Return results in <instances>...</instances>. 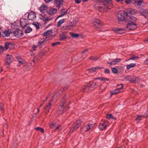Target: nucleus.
I'll return each instance as SVG.
<instances>
[{
  "label": "nucleus",
  "mask_w": 148,
  "mask_h": 148,
  "mask_svg": "<svg viewBox=\"0 0 148 148\" xmlns=\"http://www.w3.org/2000/svg\"><path fill=\"white\" fill-rule=\"evenodd\" d=\"M37 47V46L34 45L32 47V49L34 51H35Z\"/></svg>",
  "instance_id": "54"
},
{
  "label": "nucleus",
  "mask_w": 148,
  "mask_h": 148,
  "mask_svg": "<svg viewBox=\"0 0 148 148\" xmlns=\"http://www.w3.org/2000/svg\"><path fill=\"white\" fill-rule=\"evenodd\" d=\"M137 12V11L136 10H135L133 9H130L129 10V12L127 13L128 14H134L136 13Z\"/></svg>",
  "instance_id": "29"
},
{
  "label": "nucleus",
  "mask_w": 148,
  "mask_h": 148,
  "mask_svg": "<svg viewBox=\"0 0 148 148\" xmlns=\"http://www.w3.org/2000/svg\"><path fill=\"white\" fill-rule=\"evenodd\" d=\"M20 24L23 29H25L28 25H30L27 19L21 18L20 20Z\"/></svg>",
  "instance_id": "7"
},
{
  "label": "nucleus",
  "mask_w": 148,
  "mask_h": 148,
  "mask_svg": "<svg viewBox=\"0 0 148 148\" xmlns=\"http://www.w3.org/2000/svg\"><path fill=\"white\" fill-rule=\"evenodd\" d=\"M102 3L108 7V6L111 5L112 3V0H103Z\"/></svg>",
  "instance_id": "25"
},
{
  "label": "nucleus",
  "mask_w": 148,
  "mask_h": 148,
  "mask_svg": "<svg viewBox=\"0 0 148 148\" xmlns=\"http://www.w3.org/2000/svg\"><path fill=\"white\" fill-rule=\"evenodd\" d=\"M104 72L105 73H109L110 71L108 69H106L104 70Z\"/></svg>",
  "instance_id": "52"
},
{
  "label": "nucleus",
  "mask_w": 148,
  "mask_h": 148,
  "mask_svg": "<svg viewBox=\"0 0 148 148\" xmlns=\"http://www.w3.org/2000/svg\"><path fill=\"white\" fill-rule=\"evenodd\" d=\"M37 29H38L40 28V24L37 22H34L32 24Z\"/></svg>",
  "instance_id": "35"
},
{
  "label": "nucleus",
  "mask_w": 148,
  "mask_h": 148,
  "mask_svg": "<svg viewBox=\"0 0 148 148\" xmlns=\"http://www.w3.org/2000/svg\"><path fill=\"white\" fill-rule=\"evenodd\" d=\"M98 58L97 57L92 56L90 57L89 60H96Z\"/></svg>",
  "instance_id": "48"
},
{
  "label": "nucleus",
  "mask_w": 148,
  "mask_h": 148,
  "mask_svg": "<svg viewBox=\"0 0 148 148\" xmlns=\"http://www.w3.org/2000/svg\"><path fill=\"white\" fill-rule=\"evenodd\" d=\"M3 104L2 103H0V110H1L3 109Z\"/></svg>",
  "instance_id": "56"
},
{
  "label": "nucleus",
  "mask_w": 148,
  "mask_h": 148,
  "mask_svg": "<svg viewBox=\"0 0 148 148\" xmlns=\"http://www.w3.org/2000/svg\"><path fill=\"white\" fill-rule=\"evenodd\" d=\"M106 123V122H104L103 123L100 124L98 126V127L101 130H105L107 125L105 124Z\"/></svg>",
  "instance_id": "21"
},
{
  "label": "nucleus",
  "mask_w": 148,
  "mask_h": 148,
  "mask_svg": "<svg viewBox=\"0 0 148 148\" xmlns=\"http://www.w3.org/2000/svg\"><path fill=\"white\" fill-rule=\"evenodd\" d=\"M12 33V32L8 29L5 30L2 33V35L3 37H8L10 36V34Z\"/></svg>",
  "instance_id": "18"
},
{
  "label": "nucleus",
  "mask_w": 148,
  "mask_h": 148,
  "mask_svg": "<svg viewBox=\"0 0 148 148\" xmlns=\"http://www.w3.org/2000/svg\"><path fill=\"white\" fill-rule=\"evenodd\" d=\"M131 2V0H125V2L127 4H129Z\"/></svg>",
  "instance_id": "53"
},
{
  "label": "nucleus",
  "mask_w": 148,
  "mask_h": 148,
  "mask_svg": "<svg viewBox=\"0 0 148 148\" xmlns=\"http://www.w3.org/2000/svg\"><path fill=\"white\" fill-rule=\"evenodd\" d=\"M144 63L146 64H148V59H146L144 61Z\"/></svg>",
  "instance_id": "60"
},
{
  "label": "nucleus",
  "mask_w": 148,
  "mask_h": 148,
  "mask_svg": "<svg viewBox=\"0 0 148 148\" xmlns=\"http://www.w3.org/2000/svg\"><path fill=\"white\" fill-rule=\"evenodd\" d=\"M18 62L19 63L21 64H23V60H18Z\"/></svg>",
  "instance_id": "58"
},
{
  "label": "nucleus",
  "mask_w": 148,
  "mask_h": 148,
  "mask_svg": "<svg viewBox=\"0 0 148 148\" xmlns=\"http://www.w3.org/2000/svg\"><path fill=\"white\" fill-rule=\"evenodd\" d=\"M136 66V64L134 63H131L129 64L126 65V69L127 70H129L132 68H133Z\"/></svg>",
  "instance_id": "30"
},
{
  "label": "nucleus",
  "mask_w": 148,
  "mask_h": 148,
  "mask_svg": "<svg viewBox=\"0 0 148 148\" xmlns=\"http://www.w3.org/2000/svg\"><path fill=\"white\" fill-rule=\"evenodd\" d=\"M13 33L14 36L18 38H21L23 34V31L18 29H16Z\"/></svg>",
  "instance_id": "9"
},
{
  "label": "nucleus",
  "mask_w": 148,
  "mask_h": 148,
  "mask_svg": "<svg viewBox=\"0 0 148 148\" xmlns=\"http://www.w3.org/2000/svg\"><path fill=\"white\" fill-rule=\"evenodd\" d=\"M92 25L98 29L101 28L102 26L99 19L95 18L92 20Z\"/></svg>",
  "instance_id": "6"
},
{
  "label": "nucleus",
  "mask_w": 148,
  "mask_h": 148,
  "mask_svg": "<svg viewBox=\"0 0 148 148\" xmlns=\"http://www.w3.org/2000/svg\"><path fill=\"white\" fill-rule=\"evenodd\" d=\"M44 1L46 3H47L51 2L52 0H44Z\"/></svg>",
  "instance_id": "61"
},
{
  "label": "nucleus",
  "mask_w": 148,
  "mask_h": 148,
  "mask_svg": "<svg viewBox=\"0 0 148 148\" xmlns=\"http://www.w3.org/2000/svg\"><path fill=\"white\" fill-rule=\"evenodd\" d=\"M4 50H5V47L1 45H0V51L2 52Z\"/></svg>",
  "instance_id": "50"
},
{
  "label": "nucleus",
  "mask_w": 148,
  "mask_h": 148,
  "mask_svg": "<svg viewBox=\"0 0 148 148\" xmlns=\"http://www.w3.org/2000/svg\"><path fill=\"white\" fill-rule=\"evenodd\" d=\"M122 59L121 58H118L115 59H109V60L110 61V62H108L107 63V64H109V66H111L112 65H114L116 64L117 63L120 62L121 60Z\"/></svg>",
  "instance_id": "10"
},
{
  "label": "nucleus",
  "mask_w": 148,
  "mask_h": 148,
  "mask_svg": "<svg viewBox=\"0 0 148 148\" xmlns=\"http://www.w3.org/2000/svg\"><path fill=\"white\" fill-rule=\"evenodd\" d=\"M75 2L79 4L81 2V0H75Z\"/></svg>",
  "instance_id": "57"
},
{
  "label": "nucleus",
  "mask_w": 148,
  "mask_h": 148,
  "mask_svg": "<svg viewBox=\"0 0 148 148\" xmlns=\"http://www.w3.org/2000/svg\"><path fill=\"white\" fill-rule=\"evenodd\" d=\"M139 57L138 56H134L133 57H131L130 59H128V60H126V61H127L128 60H134L136 59H138V58Z\"/></svg>",
  "instance_id": "37"
},
{
  "label": "nucleus",
  "mask_w": 148,
  "mask_h": 148,
  "mask_svg": "<svg viewBox=\"0 0 148 148\" xmlns=\"http://www.w3.org/2000/svg\"><path fill=\"white\" fill-rule=\"evenodd\" d=\"M27 18L29 20H34L36 17V13L34 12L31 11L28 13Z\"/></svg>",
  "instance_id": "11"
},
{
  "label": "nucleus",
  "mask_w": 148,
  "mask_h": 148,
  "mask_svg": "<svg viewBox=\"0 0 148 148\" xmlns=\"http://www.w3.org/2000/svg\"><path fill=\"white\" fill-rule=\"evenodd\" d=\"M6 60L8 64L12 62L13 60V58L12 55H7Z\"/></svg>",
  "instance_id": "20"
},
{
  "label": "nucleus",
  "mask_w": 148,
  "mask_h": 148,
  "mask_svg": "<svg viewBox=\"0 0 148 148\" xmlns=\"http://www.w3.org/2000/svg\"><path fill=\"white\" fill-rule=\"evenodd\" d=\"M66 101L65 97H64L62 99L60 106L59 107L57 111L58 113L59 114H61L64 112L65 106L64 105Z\"/></svg>",
  "instance_id": "5"
},
{
  "label": "nucleus",
  "mask_w": 148,
  "mask_h": 148,
  "mask_svg": "<svg viewBox=\"0 0 148 148\" xmlns=\"http://www.w3.org/2000/svg\"><path fill=\"white\" fill-rule=\"evenodd\" d=\"M148 117V111H146L143 115H138L136 119V121L137 122H139L143 117L146 118Z\"/></svg>",
  "instance_id": "14"
},
{
  "label": "nucleus",
  "mask_w": 148,
  "mask_h": 148,
  "mask_svg": "<svg viewBox=\"0 0 148 148\" xmlns=\"http://www.w3.org/2000/svg\"><path fill=\"white\" fill-rule=\"evenodd\" d=\"M87 51V49H85L83 51H82L81 54H83Z\"/></svg>",
  "instance_id": "59"
},
{
  "label": "nucleus",
  "mask_w": 148,
  "mask_h": 148,
  "mask_svg": "<svg viewBox=\"0 0 148 148\" xmlns=\"http://www.w3.org/2000/svg\"><path fill=\"white\" fill-rule=\"evenodd\" d=\"M54 99V98H53L52 100H50L49 102L45 106V112L46 114H47L51 109L52 105L51 102Z\"/></svg>",
  "instance_id": "12"
},
{
  "label": "nucleus",
  "mask_w": 148,
  "mask_h": 148,
  "mask_svg": "<svg viewBox=\"0 0 148 148\" xmlns=\"http://www.w3.org/2000/svg\"><path fill=\"white\" fill-rule=\"evenodd\" d=\"M106 117L108 119H115L114 117L111 114H108L106 116Z\"/></svg>",
  "instance_id": "40"
},
{
  "label": "nucleus",
  "mask_w": 148,
  "mask_h": 148,
  "mask_svg": "<svg viewBox=\"0 0 148 148\" xmlns=\"http://www.w3.org/2000/svg\"><path fill=\"white\" fill-rule=\"evenodd\" d=\"M94 7L96 9L101 12L106 11V10L109 8L107 5H105L102 3L100 4H99L98 3H96L94 5Z\"/></svg>",
  "instance_id": "3"
},
{
  "label": "nucleus",
  "mask_w": 148,
  "mask_h": 148,
  "mask_svg": "<svg viewBox=\"0 0 148 148\" xmlns=\"http://www.w3.org/2000/svg\"><path fill=\"white\" fill-rule=\"evenodd\" d=\"M75 130V129H74V126H73V127L71 129L70 131V132L72 133V132H73L74 130Z\"/></svg>",
  "instance_id": "55"
},
{
  "label": "nucleus",
  "mask_w": 148,
  "mask_h": 148,
  "mask_svg": "<svg viewBox=\"0 0 148 148\" xmlns=\"http://www.w3.org/2000/svg\"><path fill=\"white\" fill-rule=\"evenodd\" d=\"M137 19L135 17L132 16L129 18L128 23L126 25L127 28L130 30L136 29L137 27L136 22Z\"/></svg>",
  "instance_id": "1"
},
{
  "label": "nucleus",
  "mask_w": 148,
  "mask_h": 148,
  "mask_svg": "<svg viewBox=\"0 0 148 148\" xmlns=\"http://www.w3.org/2000/svg\"><path fill=\"white\" fill-rule=\"evenodd\" d=\"M35 129L37 130H39L42 133H44V130L41 127H37L35 128Z\"/></svg>",
  "instance_id": "41"
},
{
  "label": "nucleus",
  "mask_w": 148,
  "mask_h": 148,
  "mask_svg": "<svg viewBox=\"0 0 148 148\" xmlns=\"http://www.w3.org/2000/svg\"><path fill=\"white\" fill-rule=\"evenodd\" d=\"M27 29L25 30L24 32L25 33H29L32 31V29L29 26L27 27Z\"/></svg>",
  "instance_id": "32"
},
{
  "label": "nucleus",
  "mask_w": 148,
  "mask_h": 148,
  "mask_svg": "<svg viewBox=\"0 0 148 148\" xmlns=\"http://www.w3.org/2000/svg\"><path fill=\"white\" fill-rule=\"evenodd\" d=\"M119 85L121 86L120 88H119L117 89L113 90L110 93V95L111 96H112L113 95L116 94L120 92V90L122 89L123 87V86L122 84H119Z\"/></svg>",
  "instance_id": "16"
},
{
  "label": "nucleus",
  "mask_w": 148,
  "mask_h": 148,
  "mask_svg": "<svg viewBox=\"0 0 148 148\" xmlns=\"http://www.w3.org/2000/svg\"><path fill=\"white\" fill-rule=\"evenodd\" d=\"M112 30L116 33L122 34L123 33V30L122 29L116 28H114Z\"/></svg>",
  "instance_id": "24"
},
{
  "label": "nucleus",
  "mask_w": 148,
  "mask_h": 148,
  "mask_svg": "<svg viewBox=\"0 0 148 148\" xmlns=\"http://www.w3.org/2000/svg\"><path fill=\"white\" fill-rule=\"evenodd\" d=\"M57 12V10L55 8H51L48 11V14L50 15L53 14H55Z\"/></svg>",
  "instance_id": "27"
},
{
  "label": "nucleus",
  "mask_w": 148,
  "mask_h": 148,
  "mask_svg": "<svg viewBox=\"0 0 148 148\" xmlns=\"http://www.w3.org/2000/svg\"><path fill=\"white\" fill-rule=\"evenodd\" d=\"M50 95V94L49 95L47 96V97H46V99L45 100H44L42 102V103H41V104H40V106L39 108H40L42 106L43 103H44L45 102L47 101V99L49 97Z\"/></svg>",
  "instance_id": "42"
},
{
  "label": "nucleus",
  "mask_w": 148,
  "mask_h": 148,
  "mask_svg": "<svg viewBox=\"0 0 148 148\" xmlns=\"http://www.w3.org/2000/svg\"><path fill=\"white\" fill-rule=\"evenodd\" d=\"M65 19H62L60 20L57 23L56 26L58 27H60L65 21Z\"/></svg>",
  "instance_id": "28"
},
{
  "label": "nucleus",
  "mask_w": 148,
  "mask_h": 148,
  "mask_svg": "<svg viewBox=\"0 0 148 148\" xmlns=\"http://www.w3.org/2000/svg\"><path fill=\"white\" fill-rule=\"evenodd\" d=\"M49 126L51 128L53 129L56 130H58L60 131L62 129V128L60 125L56 124L54 123H50L49 124Z\"/></svg>",
  "instance_id": "8"
},
{
  "label": "nucleus",
  "mask_w": 148,
  "mask_h": 148,
  "mask_svg": "<svg viewBox=\"0 0 148 148\" xmlns=\"http://www.w3.org/2000/svg\"><path fill=\"white\" fill-rule=\"evenodd\" d=\"M127 16V13L125 11L122 10L119 12L117 17L119 21H123L126 19L125 17Z\"/></svg>",
  "instance_id": "4"
},
{
  "label": "nucleus",
  "mask_w": 148,
  "mask_h": 148,
  "mask_svg": "<svg viewBox=\"0 0 148 148\" xmlns=\"http://www.w3.org/2000/svg\"><path fill=\"white\" fill-rule=\"evenodd\" d=\"M46 8L47 6L44 5L40 7L39 8V10L41 12L44 13L45 12L44 10H46Z\"/></svg>",
  "instance_id": "33"
},
{
  "label": "nucleus",
  "mask_w": 148,
  "mask_h": 148,
  "mask_svg": "<svg viewBox=\"0 0 148 148\" xmlns=\"http://www.w3.org/2000/svg\"><path fill=\"white\" fill-rule=\"evenodd\" d=\"M52 33L51 30H49L47 31L43 34V36L45 38H46L49 36V35Z\"/></svg>",
  "instance_id": "26"
},
{
  "label": "nucleus",
  "mask_w": 148,
  "mask_h": 148,
  "mask_svg": "<svg viewBox=\"0 0 148 148\" xmlns=\"http://www.w3.org/2000/svg\"><path fill=\"white\" fill-rule=\"evenodd\" d=\"M60 29L62 30H66L68 29V27L66 25L62 26L60 27Z\"/></svg>",
  "instance_id": "43"
},
{
  "label": "nucleus",
  "mask_w": 148,
  "mask_h": 148,
  "mask_svg": "<svg viewBox=\"0 0 148 148\" xmlns=\"http://www.w3.org/2000/svg\"><path fill=\"white\" fill-rule=\"evenodd\" d=\"M140 14L146 18L148 16V10L141 9L140 11Z\"/></svg>",
  "instance_id": "17"
},
{
  "label": "nucleus",
  "mask_w": 148,
  "mask_h": 148,
  "mask_svg": "<svg viewBox=\"0 0 148 148\" xmlns=\"http://www.w3.org/2000/svg\"><path fill=\"white\" fill-rule=\"evenodd\" d=\"M101 79L102 81H109V79L107 78H99L96 79Z\"/></svg>",
  "instance_id": "44"
},
{
  "label": "nucleus",
  "mask_w": 148,
  "mask_h": 148,
  "mask_svg": "<svg viewBox=\"0 0 148 148\" xmlns=\"http://www.w3.org/2000/svg\"><path fill=\"white\" fill-rule=\"evenodd\" d=\"M55 2L56 4V7L58 9L63 5V0H55Z\"/></svg>",
  "instance_id": "19"
},
{
  "label": "nucleus",
  "mask_w": 148,
  "mask_h": 148,
  "mask_svg": "<svg viewBox=\"0 0 148 148\" xmlns=\"http://www.w3.org/2000/svg\"><path fill=\"white\" fill-rule=\"evenodd\" d=\"M37 111H38V112H37V113L38 114V113L40 110H39V108H37Z\"/></svg>",
  "instance_id": "64"
},
{
  "label": "nucleus",
  "mask_w": 148,
  "mask_h": 148,
  "mask_svg": "<svg viewBox=\"0 0 148 148\" xmlns=\"http://www.w3.org/2000/svg\"><path fill=\"white\" fill-rule=\"evenodd\" d=\"M126 80L129 81L132 83V78H130L129 76H127L126 78Z\"/></svg>",
  "instance_id": "47"
},
{
  "label": "nucleus",
  "mask_w": 148,
  "mask_h": 148,
  "mask_svg": "<svg viewBox=\"0 0 148 148\" xmlns=\"http://www.w3.org/2000/svg\"><path fill=\"white\" fill-rule=\"evenodd\" d=\"M60 42H55L54 43H52L51 45L52 47H53L55 46L56 45H58L60 44Z\"/></svg>",
  "instance_id": "46"
},
{
  "label": "nucleus",
  "mask_w": 148,
  "mask_h": 148,
  "mask_svg": "<svg viewBox=\"0 0 148 148\" xmlns=\"http://www.w3.org/2000/svg\"><path fill=\"white\" fill-rule=\"evenodd\" d=\"M78 21V18L77 17L75 18L69 22V25L71 27H74L76 25Z\"/></svg>",
  "instance_id": "13"
},
{
  "label": "nucleus",
  "mask_w": 148,
  "mask_h": 148,
  "mask_svg": "<svg viewBox=\"0 0 148 148\" xmlns=\"http://www.w3.org/2000/svg\"><path fill=\"white\" fill-rule=\"evenodd\" d=\"M124 0H116V1L118 2H122Z\"/></svg>",
  "instance_id": "62"
},
{
  "label": "nucleus",
  "mask_w": 148,
  "mask_h": 148,
  "mask_svg": "<svg viewBox=\"0 0 148 148\" xmlns=\"http://www.w3.org/2000/svg\"><path fill=\"white\" fill-rule=\"evenodd\" d=\"M9 44L8 43H6L5 45V50H6L8 48Z\"/></svg>",
  "instance_id": "51"
},
{
  "label": "nucleus",
  "mask_w": 148,
  "mask_h": 148,
  "mask_svg": "<svg viewBox=\"0 0 148 148\" xmlns=\"http://www.w3.org/2000/svg\"><path fill=\"white\" fill-rule=\"evenodd\" d=\"M135 5L136 6H140L141 4L142 3L143 1L142 0H135Z\"/></svg>",
  "instance_id": "31"
},
{
  "label": "nucleus",
  "mask_w": 148,
  "mask_h": 148,
  "mask_svg": "<svg viewBox=\"0 0 148 148\" xmlns=\"http://www.w3.org/2000/svg\"><path fill=\"white\" fill-rule=\"evenodd\" d=\"M112 72L114 74H116L118 72V70L117 69L113 67L112 68Z\"/></svg>",
  "instance_id": "38"
},
{
  "label": "nucleus",
  "mask_w": 148,
  "mask_h": 148,
  "mask_svg": "<svg viewBox=\"0 0 148 148\" xmlns=\"http://www.w3.org/2000/svg\"><path fill=\"white\" fill-rule=\"evenodd\" d=\"M91 125H92V124H90L84 125L81 129L82 132L84 133L88 131L90 129V126Z\"/></svg>",
  "instance_id": "15"
},
{
  "label": "nucleus",
  "mask_w": 148,
  "mask_h": 148,
  "mask_svg": "<svg viewBox=\"0 0 148 148\" xmlns=\"http://www.w3.org/2000/svg\"><path fill=\"white\" fill-rule=\"evenodd\" d=\"M139 82V78L136 77H134L132 78V83H137Z\"/></svg>",
  "instance_id": "34"
},
{
  "label": "nucleus",
  "mask_w": 148,
  "mask_h": 148,
  "mask_svg": "<svg viewBox=\"0 0 148 148\" xmlns=\"http://www.w3.org/2000/svg\"><path fill=\"white\" fill-rule=\"evenodd\" d=\"M144 41H145V42L148 41V38L145 39L144 40Z\"/></svg>",
  "instance_id": "63"
},
{
  "label": "nucleus",
  "mask_w": 148,
  "mask_h": 148,
  "mask_svg": "<svg viewBox=\"0 0 148 148\" xmlns=\"http://www.w3.org/2000/svg\"><path fill=\"white\" fill-rule=\"evenodd\" d=\"M104 68L103 67H97L94 68H90V69H87V71L89 73H94L96 71V70L97 69H104Z\"/></svg>",
  "instance_id": "22"
},
{
  "label": "nucleus",
  "mask_w": 148,
  "mask_h": 148,
  "mask_svg": "<svg viewBox=\"0 0 148 148\" xmlns=\"http://www.w3.org/2000/svg\"><path fill=\"white\" fill-rule=\"evenodd\" d=\"M66 37L64 34L61 35L60 37V39L61 40H63L66 38Z\"/></svg>",
  "instance_id": "45"
},
{
  "label": "nucleus",
  "mask_w": 148,
  "mask_h": 148,
  "mask_svg": "<svg viewBox=\"0 0 148 148\" xmlns=\"http://www.w3.org/2000/svg\"><path fill=\"white\" fill-rule=\"evenodd\" d=\"M97 86V83L96 82H90L86 85L83 88L84 91L88 92V90H92L95 88Z\"/></svg>",
  "instance_id": "2"
},
{
  "label": "nucleus",
  "mask_w": 148,
  "mask_h": 148,
  "mask_svg": "<svg viewBox=\"0 0 148 148\" xmlns=\"http://www.w3.org/2000/svg\"><path fill=\"white\" fill-rule=\"evenodd\" d=\"M81 123V121L80 120H79L76 122L73 125L75 129H77L79 128L80 125Z\"/></svg>",
  "instance_id": "23"
},
{
  "label": "nucleus",
  "mask_w": 148,
  "mask_h": 148,
  "mask_svg": "<svg viewBox=\"0 0 148 148\" xmlns=\"http://www.w3.org/2000/svg\"><path fill=\"white\" fill-rule=\"evenodd\" d=\"M43 43V42L40 41L38 42V46L40 47L41 48L42 47V44Z\"/></svg>",
  "instance_id": "49"
},
{
  "label": "nucleus",
  "mask_w": 148,
  "mask_h": 148,
  "mask_svg": "<svg viewBox=\"0 0 148 148\" xmlns=\"http://www.w3.org/2000/svg\"><path fill=\"white\" fill-rule=\"evenodd\" d=\"M70 34L71 36L73 37H77L79 36V34H78L74 33H70Z\"/></svg>",
  "instance_id": "39"
},
{
  "label": "nucleus",
  "mask_w": 148,
  "mask_h": 148,
  "mask_svg": "<svg viewBox=\"0 0 148 148\" xmlns=\"http://www.w3.org/2000/svg\"><path fill=\"white\" fill-rule=\"evenodd\" d=\"M67 11H62L61 12V15L58 16L56 18V19H57L60 17H62V16L65 15L67 13Z\"/></svg>",
  "instance_id": "36"
}]
</instances>
